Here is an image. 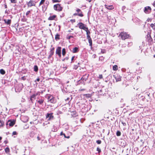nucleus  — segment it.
<instances>
[{
	"label": "nucleus",
	"mask_w": 155,
	"mask_h": 155,
	"mask_svg": "<svg viewBox=\"0 0 155 155\" xmlns=\"http://www.w3.org/2000/svg\"><path fill=\"white\" fill-rule=\"evenodd\" d=\"M119 36L120 37L121 39L123 40H125L126 39H128L130 37V35L124 32H121Z\"/></svg>",
	"instance_id": "f257e3e1"
},
{
	"label": "nucleus",
	"mask_w": 155,
	"mask_h": 155,
	"mask_svg": "<svg viewBox=\"0 0 155 155\" xmlns=\"http://www.w3.org/2000/svg\"><path fill=\"white\" fill-rule=\"evenodd\" d=\"M54 9L57 11H62V7L61 6V5L59 4H57L54 5Z\"/></svg>",
	"instance_id": "f03ea898"
},
{
	"label": "nucleus",
	"mask_w": 155,
	"mask_h": 155,
	"mask_svg": "<svg viewBox=\"0 0 155 155\" xmlns=\"http://www.w3.org/2000/svg\"><path fill=\"white\" fill-rule=\"evenodd\" d=\"M78 25L80 29H83L84 30L86 29L87 28V27H86L85 25L81 22L78 23Z\"/></svg>",
	"instance_id": "7ed1b4c3"
},
{
	"label": "nucleus",
	"mask_w": 155,
	"mask_h": 155,
	"mask_svg": "<svg viewBox=\"0 0 155 155\" xmlns=\"http://www.w3.org/2000/svg\"><path fill=\"white\" fill-rule=\"evenodd\" d=\"M151 10V9L150 7L147 6L144 8V12L145 13L148 14L150 13Z\"/></svg>",
	"instance_id": "20e7f679"
},
{
	"label": "nucleus",
	"mask_w": 155,
	"mask_h": 155,
	"mask_svg": "<svg viewBox=\"0 0 155 155\" xmlns=\"http://www.w3.org/2000/svg\"><path fill=\"white\" fill-rule=\"evenodd\" d=\"M48 101L51 103H54L55 102V101L54 100V97L52 96H48Z\"/></svg>",
	"instance_id": "39448f33"
},
{
	"label": "nucleus",
	"mask_w": 155,
	"mask_h": 155,
	"mask_svg": "<svg viewBox=\"0 0 155 155\" xmlns=\"http://www.w3.org/2000/svg\"><path fill=\"white\" fill-rule=\"evenodd\" d=\"M56 54H58L59 57L61 56V47H58L56 50Z\"/></svg>",
	"instance_id": "423d86ee"
},
{
	"label": "nucleus",
	"mask_w": 155,
	"mask_h": 155,
	"mask_svg": "<svg viewBox=\"0 0 155 155\" xmlns=\"http://www.w3.org/2000/svg\"><path fill=\"white\" fill-rule=\"evenodd\" d=\"M52 114V113H48L46 115V118H48V120L52 119L53 118V116Z\"/></svg>",
	"instance_id": "0eeeda50"
},
{
	"label": "nucleus",
	"mask_w": 155,
	"mask_h": 155,
	"mask_svg": "<svg viewBox=\"0 0 155 155\" xmlns=\"http://www.w3.org/2000/svg\"><path fill=\"white\" fill-rule=\"evenodd\" d=\"M88 77V75L87 74H85L83 75V77L81 78V80L83 81V83H84V81H85L87 79Z\"/></svg>",
	"instance_id": "6e6552de"
},
{
	"label": "nucleus",
	"mask_w": 155,
	"mask_h": 155,
	"mask_svg": "<svg viewBox=\"0 0 155 155\" xmlns=\"http://www.w3.org/2000/svg\"><path fill=\"white\" fill-rule=\"evenodd\" d=\"M15 124L14 121L8 120L7 123V125H8L10 126H13Z\"/></svg>",
	"instance_id": "1a4fd4ad"
},
{
	"label": "nucleus",
	"mask_w": 155,
	"mask_h": 155,
	"mask_svg": "<svg viewBox=\"0 0 155 155\" xmlns=\"http://www.w3.org/2000/svg\"><path fill=\"white\" fill-rule=\"evenodd\" d=\"M35 4L33 1H30L28 4V7H31L32 6H35Z\"/></svg>",
	"instance_id": "9d476101"
},
{
	"label": "nucleus",
	"mask_w": 155,
	"mask_h": 155,
	"mask_svg": "<svg viewBox=\"0 0 155 155\" xmlns=\"http://www.w3.org/2000/svg\"><path fill=\"white\" fill-rule=\"evenodd\" d=\"M56 17V15H53L52 16H51L48 18V20H55Z\"/></svg>",
	"instance_id": "9b49d317"
},
{
	"label": "nucleus",
	"mask_w": 155,
	"mask_h": 155,
	"mask_svg": "<svg viewBox=\"0 0 155 155\" xmlns=\"http://www.w3.org/2000/svg\"><path fill=\"white\" fill-rule=\"evenodd\" d=\"M3 21L5 22V23L7 25H10L11 23V20L10 19H4Z\"/></svg>",
	"instance_id": "f8f14e48"
},
{
	"label": "nucleus",
	"mask_w": 155,
	"mask_h": 155,
	"mask_svg": "<svg viewBox=\"0 0 155 155\" xmlns=\"http://www.w3.org/2000/svg\"><path fill=\"white\" fill-rule=\"evenodd\" d=\"M49 4V2L48 1H46L44 5L42 7L43 8H45V9H46L48 5Z\"/></svg>",
	"instance_id": "ddd939ff"
},
{
	"label": "nucleus",
	"mask_w": 155,
	"mask_h": 155,
	"mask_svg": "<svg viewBox=\"0 0 155 155\" xmlns=\"http://www.w3.org/2000/svg\"><path fill=\"white\" fill-rule=\"evenodd\" d=\"M105 8L109 10H112L114 9V8L112 5H105Z\"/></svg>",
	"instance_id": "4468645a"
},
{
	"label": "nucleus",
	"mask_w": 155,
	"mask_h": 155,
	"mask_svg": "<svg viewBox=\"0 0 155 155\" xmlns=\"http://www.w3.org/2000/svg\"><path fill=\"white\" fill-rule=\"evenodd\" d=\"M37 94H35L32 95L31 97L30 100L32 102V101L35 99L36 97L37 96Z\"/></svg>",
	"instance_id": "2eb2a0df"
},
{
	"label": "nucleus",
	"mask_w": 155,
	"mask_h": 155,
	"mask_svg": "<svg viewBox=\"0 0 155 155\" xmlns=\"http://www.w3.org/2000/svg\"><path fill=\"white\" fill-rule=\"evenodd\" d=\"M115 78L117 82L120 81L121 80V77L119 75L115 76Z\"/></svg>",
	"instance_id": "dca6fc26"
},
{
	"label": "nucleus",
	"mask_w": 155,
	"mask_h": 155,
	"mask_svg": "<svg viewBox=\"0 0 155 155\" xmlns=\"http://www.w3.org/2000/svg\"><path fill=\"white\" fill-rule=\"evenodd\" d=\"M83 95L84 96H85L87 98L91 97L92 95V94H84Z\"/></svg>",
	"instance_id": "f3484780"
},
{
	"label": "nucleus",
	"mask_w": 155,
	"mask_h": 155,
	"mask_svg": "<svg viewBox=\"0 0 155 155\" xmlns=\"http://www.w3.org/2000/svg\"><path fill=\"white\" fill-rule=\"evenodd\" d=\"M61 135H63L65 138L68 139L70 138V136H66L65 134H64L62 132H61L60 133Z\"/></svg>",
	"instance_id": "a211bd4d"
},
{
	"label": "nucleus",
	"mask_w": 155,
	"mask_h": 155,
	"mask_svg": "<svg viewBox=\"0 0 155 155\" xmlns=\"http://www.w3.org/2000/svg\"><path fill=\"white\" fill-rule=\"evenodd\" d=\"M78 48L77 47H75L72 50V52L73 53H76L78 51Z\"/></svg>",
	"instance_id": "6ab92c4d"
},
{
	"label": "nucleus",
	"mask_w": 155,
	"mask_h": 155,
	"mask_svg": "<svg viewBox=\"0 0 155 155\" xmlns=\"http://www.w3.org/2000/svg\"><path fill=\"white\" fill-rule=\"evenodd\" d=\"M54 53V51H50V52L49 55L48 57V58L50 59Z\"/></svg>",
	"instance_id": "aec40b11"
},
{
	"label": "nucleus",
	"mask_w": 155,
	"mask_h": 155,
	"mask_svg": "<svg viewBox=\"0 0 155 155\" xmlns=\"http://www.w3.org/2000/svg\"><path fill=\"white\" fill-rule=\"evenodd\" d=\"M74 15L75 16L76 15H78V16H80V17H83V15L82 13V12H81L80 13H75L74 14Z\"/></svg>",
	"instance_id": "412c9836"
},
{
	"label": "nucleus",
	"mask_w": 155,
	"mask_h": 155,
	"mask_svg": "<svg viewBox=\"0 0 155 155\" xmlns=\"http://www.w3.org/2000/svg\"><path fill=\"white\" fill-rule=\"evenodd\" d=\"M4 122L0 120V127H3L4 125Z\"/></svg>",
	"instance_id": "4be33fe9"
},
{
	"label": "nucleus",
	"mask_w": 155,
	"mask_h": 155,
	"mask_svg": "<svg viewBox=\"0 0 155 155\" xmlns=\"http://www.w3.org/2000/svg\"><path fill=\"white\" fill-rule=\"evenodd\" d=\"M113 69L114 71H116L118 69V67L117 65H114L113 67Z\"/></svg>",
	"instance_id": "5701e85b"
},
{
	"label": "nucleus",
	"mask_w": 155,
	"mask_h": 155,
	"mask_svg": "<svg viewBox=\"0 0 155 155\" xmlns=\"http://www.w3.org/2000/svg\"><path fill=\"white\" fill-rule=\"evenodd\" d=\"M44 101L43 100L41 99L38 101V102L40 104H42L43 103Z\"/></svg>",
	"instance_id": "b1692460"
},
{
	"label": "nucleus",
	"mask_w": 155,
	"mask_h": 155,
	"mask_svg": "<svg viewBox=\"0 0 155 155\" xmlns=\"http://www.w3.org/2000/svg\"><path fill=\"white\" fill-rule=\"evenodd\" d=\"M60 35L58 34H57L55 36V39L56 40H58L59 39H60Z\"/></svg>",
	"instance_id": "393cba45"
},
{
	"label": "nucleus",
	"mask_w": 155,
	"mask_h": 155,
	"mask_svg": "<svg viewBox=\"0 0 155 155\" xmlns=\"http://www.w3.org/2000/svg\"><path fill=\"white\" fill-rule=\"evenodd\" d=\"M0 73L2 74H5V71L3 69L0 70Z\"/></svg>",
	"instance_id": "a878e982"
},
{
	"label": "nucleus",
	"mask_w": 155,
	"mask_h": 155,
	"mask_svg": "<svg viewBox=\"0 0 155 155\" xmlns=\"http://www.w3.org/2000/svg\"><path fill=\"white\" fill-rule=\"evenodd\" d=\"M66 54V50L64 48L62 50V54L63 56H64Z\"/></svg>",
	"instance_id": "bb28decb"
},
{
	"label": "nucleus",
	"mask_w": 155,
	"mask_h": 155,
	"mask_svg": "<svg viewBox=\"0 0 155 155\" xmlns=\"http://www.w3.org/2000/svg\"><path fill=\"white\" fill-rule=\"evenodd\" d=\"M150 26L154 30H155V23L151 24Z\"/></svg>",
	"instance_id": "cd10ccee"
},
{
	"label": "nucleus",
	"mask_w": 155,
	"mask_h": 155,
	"mask_svg": "<svg viewBox=\"0 0 155 155\" xmlns=\"http://www.w3.org/2000/svg\"><path fill=\"white\" fill-rule=\"evenodd\" d=\"M121 132L119 131H117L116 132V135L117 136H120L121 135Z\"/></svg>",
	"instance_id": "c85d7f7f"
},
{
	"label": "nucleus",
	"mask_w": 155,
	"mask_h": 155,
	"mask_svg": "<svg viewBox=\"0 0 155 155\" xmlns=\"http://www.w3.org/2000/svg\"><path fill=\"white\" fill-rule=\"evenodd\" d=\"M112 147H110V150L112 151H113V152H114L115 151V150L116 149V148L114 147H113V146H112Z\"/></svg>",
	"instance_id": "c756f323"
},
{
	"label": "nucleus",
	"mask_w": 155,
	"mask_h": 155,
	"mask_svg": "<svg viewBox=\"0 0 155 155\" xmlns=\"http://www.w3.org/2000/svg\"><path fill=\"white\" fill-rule=\"evenodd\" d=\"M45 0H41L39 3V5L40 6L42 4H43L45 2Z\"/></svg>",
	"instance_id": "7c9ffc66"
},
{
	"label": "nucleus",
	"mask_w": 155,
	"mask_h": 155,
	"mask_svg": "<svg viewBox=\"0 0 155 155\" xmlns=\"http://www.w3.org/2000/svg\"><path fill=\"white\" fill-rule=\"evenodd\" d=\"M38 67L36 65H35L34 67V70L35 71H38Z\"/></svg>",
	"instance_id": "2f4dec72"
},
{
	"label": "nucleus",
	"mask_w": 155,
	"mask_h": 155,
	"mask_svg": "<svg viewBox=\"0 0 155 155\" xmlns=\"http://www.w3.org/2000/svg\"><path fill=\"white\" fill-rule=\"evenodd\" d=\"M85 31L86 32V35H89L90 34V32L88 31V28H87L85 30Z\"/></svg>",
	"instance_id": "473e14b6"
},
{
	"label": "nucleus",
	"mask_w": 155,
	"mask_h": 155,
	"mask_svg": "<svg viewBox=\"0 0 155 155\" xmlns=\"http://www.w3.org/2000/svg\"><path fill=\"white\" fill-rule=\"evenodd\" d=\"M5 152H6L7 153H9V148L8 147H6L5 149Z\"/></svg>",
	"instance_id": "72a5a7b5"
},
{
	"label": "nucleus",
	"mask_w": 155,
	"mask_h": 155,
	"mask_svg": "<svg viewBox=\"0 0 155 155\" xmlns=\"http://www.w3.org/2000/svg\"><path fill=\"white\" fill-rule=\"evenodd\" d=\"M88 42L89 43L90 46L91 48L92 45V40H89L88 41Z\"/></svg>",
	"instance_id": "f704fd0d"
},
{
	"label": "nucleus",
	"mask_w": 155,
	"mask_h": 155,
	"mask_svg": "<svg viewBox=\"0 0 155 155\" xmlns=\"http://www.w3.org/2000/svg\"><path fill=\"white\" fill-rule=\"evenodd\" d=\"M35 134V133L34 132H32L31 133L30 135V137H34Z\"/></svg>",
	"instance_id": "c9c22d12"
},
{
	"label": "nucleus",
	"mask_w": 155,
	"mask_h": 155,
	"mask_svg": "<svg viewBox=\"0 0 155 155\" xmlns=\"http://www.w3.org/2000/svg\"><path fill=\"white\" fill-rule=\"evenodd\" d=\"M96 142L98 144H100L101 143V141L100 140H98L96 141Z\"/></svg>",
	"instance_id": "e433bc0d"
},
{
	"label": "nucleus",
	"mask_w": 155,
	"mask_h": 155,
	"mask_svg": "<svg viewBox=\"0 0 155 155\" xmlns=\"http://www.w3.org/2000/svg\"><path fill=\"white\" fill-rule=\"evenodd\" d=\"M31 12V11H28L26 13V15L28 17V15L30 13V12Z\"/></svg>",
	"instance_id": "4c0bfd02"
},
{
	"label": "nucleus",
	"mask_w": 155,
	"mask_h": 155,
	"mask_svg": "<svg viewBox=\"0 0 155 155\" xmlns=\"http://www.w3.org/2000/svg\"><path fill=\"white\" fill-rule=\"evenodd\" d=\"M52 1L53 3L58 2H59V0H52Z\"/></svg>",
	"instance_id": "58836bf2"
},
{
	"label": "nucleus",
	"mask_w": 155,
	"mask_h": 155,
	"mask_svg": "<svg viewBox=\"0 0 155 155\" xmlns=\"http://www.w3.org/2000/svg\"><path fill=\"white\" fill-rule=\"evenodd\" d=\"M37 139L38 140H41V137H40V136L39 135H38L37 136Z\"/></svg>",
	"instance_id": "ea45409f"
},
{
	"label": "nucleus",
	"mask_w": 155,
	"mask_h": 155,
	"mask_svg": "<svg viewBox=\"0 0 155 155\" xmlns=\"http://www.w3.org/2000/svg\"><path fill=\"white\" fill-rule=\"evenodd\" d=\"M97 150L98 151V153H100L101 152V149L98 147L97 148Z\"/></svg>",
	"instance_id": "a19ab883"
},
{
	"label": "nucleus",
	"mask_w": 155,
	"mask_h": 155,
	"mask_svg": "<svg viewBox=\"0 0 155 155\" xmlns=\"http://www.w3.org/2000/svg\"><path fill=\"white\" fill-rule=\"evenodd\" d=\"M11 1L12 3H15L16 2V0H11Z\"/></svg>",
	"instance_id": "79ce46f5"
},
{
	"label": "nucleus",
	"mask_w": 155,
	"mask_h": 155,
	"mask_svg": "<svg viewBox=\"0 0 155 155\" xmlns=\"http://www.w3.org/2000/svg\"><path fill=\"white\" fill-rule=\"evenodd\" d=\"M99 78H100V79H101L102 78H103V76H102V74H100L99 75V77H98Z\"/></svg>",
	"instance_id": "37998d69"
},
{
	"label": "nucleus",
	"mask_w": 155,
	"mask_h": 155,
	"mask_svg": "<svg viewBox=\"0 0 155 155\" xmlns=\"http://www.w3.org/2000/svg\"><path fill=\"white\" fill-rule=\"evenodd\" d=\"M78 68V66L77 65H74V68L76 69Z\"/></svg>",
	"instance_id": "c03bdc74"
},
{
	"label": "nucleus",
	"mask_w": 155,
	"mask_h": 155,
	"mask_svg": "<svg viewBox=\"0 0 155 155\" xmlns=\"http://www.w3.org/2000/svg\"><path fill=\"white\" fill-rule=\"evenodd\" d=\"M73 36H68L67 38L68 39H70L71 38H73Z\"/></svg>",
	"instance_id": "a18cd8bd"
},
{
	"label": "nucleus",
	"mask_w": 155,
	"mask_h": 155,
	"mask_svg": "<svg viewBox=\"0 0 155 155\" xmlns=\"http://www.w3.org/2000/svg\"><path fill=\"white\" fill-rule=\"evenodd\" d=\"M76 11L78 12H81V10L80 9L78 8L77 9Z\"/></svg>",
	"instance_id": "49530a36"
},
{
	"label": "nucleus",
	"mask_w": 155,
	"mask_h": 155,
	"mask_svg": "<svg viewBox=\"0 0 155 155\" xmlns=\"http://www.w3.org/2000/svg\"><path fill=\"white\" fill-rule=\"evenodd\" d=\"M17 134V133L16 131H14L13 132L12 134L13 135H15Z\"/></svg>",
	"instance_id": "de8ad7c7"
},
{
	"label": "nucleus",
	"mask_w": 155,
	"mask_h": 155,
	"mask_svg": "<svg viewBox=\"0 0 155 155\" xmlns=\"http://www.w3.org/2000/svg\"><path fill=\"white\" fill-rule=\"evenodd\" d=\"M147 37L149 38H151V36L150 35H149L148 34L147 35Z\"/></svg>",
	"instance_id": "09e8293b"
},
{
	"label": "nucleus",
	"mask_w": 155,
	"mask_h": 155,
	"mask_svg": "<svg viewBox=\"0 0 155 155\" xmlns=\"http://www.w3.org/2000/svg\"><path fill=\"white\" fill-rule=\"evenodd\" d=\"M125 8V6H123L122 7V10L124 11Z\"/></svg>",
	"instance_id": "8fccbe9b"
},
{
	"label": "nucleus",
	"mask_w": 155,
	"mask_h": 155,
	"mask_svg": "<svg viewBox=\"0 0 155 155\" xmlns=\"http://www.w3.org/2000/svg\"><path fill=\"white\" fill-rule=\"evenodd\" d=\"M87 35V38H90L91 37L89 35Z\"/></svg>",
	"instance_id": "3c124183"
},
{
	"label": "nucleus",
	"mask_w": 155,
	"mask_h": 155,
	"mask_svg": "<svg viewBox=\"0 0 155 155\" xmlns=\"http://www.w3.org/2000/svg\"><path fill=\"white\" fill-rule=\"evenodd\" d=\"M7 141L6 140H5L4 141V143H5V144H6L7 143Z\"/></svg>",
	"instance_id": "603ef678"
},
{
	"label": "nucleus",
	"mask_w": 155,
	"mask_h": 155,
	"mask_svg": "<svg viewBox=\"0 0 155 155\" xmlns=\"http://www.w3.org/2000/svg\"><path fill=\"white\" fill-rule=\"evenodd\" d=\"M54 48H52V49H51L50 51H54Z\"/></svg>",
	"instance_id": "864d4df0"
},
{
	"label": "nucleus",
	"mask_w": 155,
	"mask_h": 155,
	"mask_svg": "<svg viewBox=\"0 0 155 155\" xmlns=\"http://www.w3.org/2000/svg\"><path fill=\"white\" fill-rule=\"evenodd\" d=\"M87 39H88V41L89 40H91V37L90 38H87Z\"/></svg>",
	"instance_id": "5fc2aeb1"
},
{
	"label": "nucleus",
	"mask_w": 155,
	"mask_h": 155,
	"mask_svg": "<svg viewBox=\"0 0 155 155\" xmlns=\"http://www.w3.org/2000/svg\"><path fill=\"white\" fill-rule=\"evenodd\" d=\"M74 56H73L71 58V61H72L74 60Z\"/></svg>",
	"instance_id": "6e6d98bb"
},
{
	"label": "nucleus",
	"mask_w": 155,
	"mask_h": 155,
	"mask_svg": "<svg viewBox=\"0 0 155 155\" xmlns=\"http://www.w3.org/2000/svg\"><path fill=\"white\" fill-rule=\"evenodd\" d=\"M36 81H40V79L39 78H38L37 79H36Z\"/></svg>",
	"instance_id": "4d7b16f0"
},
{
	"label": "nucleus",
	"mask_w": 155,
	"mask_h": 155,
	"mask_svg": "<svg viewBox=\"0 0 155 155\" xmlns=\"http://www.w3.org/2000/svg\"><path fill=\"white\" fill-rule=\"evenodd\" d=\"M153 6L155 7V2H154L153 4Z\"/></svg>",
	"instance_id": "13d9d810"
},
{
	"label": "nucleus",
	"mask_w": 155,
	"mask_h": 155,
	"mask_svg": "<svg viewBox=\"0 0 155 155\" xmlns=\"http://www.w3.org/2000/svg\"><path fill=\"white\" fill-rule=\"evenodd\" d=\"M26 118H27V119L26 120V121H25V122H27V121H28V117H26Z\"/></svg>",
	"instance_id": "bf43d9fd"
},
{
	"label": "nucleus",
	"mask_w": 155,
	"mask_h": 155,
	"mask_svg": "<svg viewBox=\"0 0 155 155\" xmlns=\"http://www.w3.org/2000/svg\"><path fill=\"white\" fill-rule=\"evenodd\" d=\"M150 20V18H148L147 20V21H148V22H149V21Z\"/></svg>",
	"instance_id": "052dcab7"
},
{
	"label": "nucleus",
	"mask_w": 155,
	"mask_h": 155,
	"mask_svg": "<svg viewBox=\"0 0 155 155\" xmlns=\"http://www.w3.org/2000/svg\"><path fill=\"white\" fill-rule=\"evenodd\" d=\"M57 130V129H54V130H53V131H56Z\"/></svg>",
	"instance_id": "680f3d73"
},
{
	"label": "nucleus",
	"mask_w": 155,
	"mask_h": 155,
	"mask_svg": "<svg viewBox=\"0 0 155 155\" xmlns=\"http://www.w3.org/2000/svg\"><path fill=\"white\" fill-rule=\"evenodd\" d=\"M69 99V98H67V99H65V100L66 101V100H68Z\"/></svg>",
	"instance_id": "e2e57ef3"
},
{
	"label": "nucleus",
	"mask_w": 155,
	"mask_h": 155,
	"mask_svg": "<svg viewBox=\"0 0 155 155\" xmlns=\"http://www.w3.org/2000/svg\"><path fill=\"white\" fill-rule=\"evenodd\" d=\"M65 59L67 60L68 59V58L67 57H66V58H65Z\"/></svg>",
	"instance_id": "0e129e2a"
},
{
	"label": "nucleus",
	"mask_w": 155,
	"mask_h": 155,
	"mask_svg": "<svg viewBox=\"0 0 155 155\" xmlns=\"http://www.w3.org/2000/svg\"><path fill=\"white\" fill-rule=\"evenodd\" d=\"M104 50H103V51H102H102H101V52H102V53H104Z\"/></svg>",
	"instance_id": "69168bd1"
},
{
	"label": "nucleus",
	"mask_w": 155,
	"mask_h": 155,
	"mask_svg": "<svg viewBox=\"0 0 155 155\" xmlns=\"http://www.w3.org/2000/svg\"><path fill=\"white\" fill-rule=\"evenodd\" d=\"M2 139V137H0V140H1Z\"/></svg>",
	"instance_id": "338daca9"
},
{
	"label": "nucleus",
	"mask_w": 155,
	"mask_h": 155,
	"mask_svg": "<svg viewBox=\"0 0 155 155\" xmlns=\"http://www.w3.org/2000/svg\"><path fill=\"white\" fill-rule=\"evenodd\" d=\"M84 89H81V91H84Z\"/></svg>",
	"instance_id": "774afa93"
}]
</instances>
